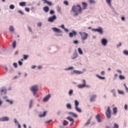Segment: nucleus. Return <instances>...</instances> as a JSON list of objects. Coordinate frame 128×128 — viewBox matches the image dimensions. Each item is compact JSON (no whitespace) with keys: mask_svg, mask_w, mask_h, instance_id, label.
<instances>
[{"mask_svg":"<svg viewBox=\"0 0 128 128\" xmlns=\"http://www.w3.org/2000/svg\"><path fill=\"white\" fill-rule=\"evenodd\" d=\"M72 10L74 13V16H78L79 14H81L82 12V8H81L80 5H77L76 6H75L72 7Z\"/></svg>","mask_w":128,"mask_h":128,"instance_id":"1","label":"nucleus"},{"mask_svg":"<svg viewBox=\"0 0 128 128\" xmlns=\"http://www.w3.org/2000/svg\"><path fill=\"white\" fill-rule=\"evenodd\" d=\"M30 90L33 92L34 96L36 95V93L38 91V86L37 85H34L30 87Z\"/></svg>","mask_w":128,"mask_h":128,"instance_id":"2","label":"nucleus"},{"mask_svg":"<svg viewBox=\"0 0 128 128\" xmlns=\"http://www.w3.org/2000/svg\"><path fill=\"white\" fill-rule=\"evenodd\" d=\"M79 34L81 36L82 40H86L88 36V34H86V32H80Z\"/></svg>","mask_w":128,"mask_h":128,"instance_id":"3","label":"nucleus"},{"mask_svg":"<svg viewBox=\"0 0 128 128\" xmlns=\"http://www.w3.org/2000/svg\"><path fill=\"white\" fill-rule=\"evenodd\" d=\"M106 115L108 118L110 119V106H108L106 110Z\"/></svg>","mask_w":128,"mask_h":128,"instance_id":"4","label":"nucleus"},{"mask_svg":"<svg viewBox=\"0 0 128 128\" xmlns=\"http://www.w3.org/2000/svg\"><path fill=\"white\" fill-rule=\"evenodd\" d=\"M82 83L84 84H78V86H77L79 88H84V86H86V80H82Z\"/></svg>","mask_w":128,"mask_h":128,"instance_id":"5","label":"nucleus"},{"mask_svg":"<svg viewBox=\"0 0 128 128\" xmlns=\"http://www.w3.org/2000/svg\"><path fill=\"white\" fill-rule=\"evenodd\" d=\"M56 20V16L55 15H54L52 17L48 18V21L50 22H52Z\"/></svg>","mask_w":128,"mask_h":128,"instance_id":"6","label":"nucleus"},{"mask_svg":"<svg viewBox=\"0 0 128 128\" xmlns=\"http://www.w3.org/2000/svg\"><path fill=\"white\" fill-rule=\"evenodd\" d=\"M92 30L93 32H97L98 33H100V34H102V28H96V29L92 28Z\"/></svg>","mask_w":128,"mask_h":128,"instance_id":"7","label":"nucleus"},{"mask_svg":"<svg viewBox=\"0 0 128 128\" xmlns=\"http://www.w3.org/2000/svg\"><path fill=\"white\" fill-rule=\"evenodd\" d=\"M52 30H53L54 32H56V33H62V31L58 29V28H52Z\"/></svg>","mask_w":128,"mask_h":128,"instance_id":"8","label":"nucleus"},{"mask_svg":"<svg viewBox=\"0 0 128 128\" xmlns=\"http://www.w3.org/2000/svg\"><path fill=\"white\" fill-rule=\"evenodd\" d=\"M9 118L7 116H4L3 118H0V122H8Z\"/></svg>","mask_w":128,"mask_h":128,"instance_id":"9","label":"nucleus"},{"mask_svg":"<svg viewBox=\"0 0 128 128\" xmlns=\"http://www.w3.org/2000/svg\"><path fill=\"white\" fill-rule=\"evenodd\" d=\"M76 32L74 31L73 32L69 33L70 38H73L74 36H76Z\"/></svg>","mask_w":128,"mask_h":128,"instance_id":"10","label":"nucleus"},{"mask_svg":"<svg viewBox=\"0 0 128 128\" xmlns=\"http://www.w3.org/2000/svg\"><path fill=\"white\" fill-rule=\"evenodd\" d=\"M82 10H85L88 8V4L82 2Z\"/></svg>","mask_w":128,"mask_h":128,"instance_id":"11","label":"nucleus"},{"mask_svg":"<svg viewBox=\"0 0 128 128\" xmlns=\"http://www.w3.org/2000/svg\"><path fill=\"white\" fill-rule=\"evenodd\" d=\"M50 98V94H48V95H47V96H46V97L44 98H43V101L44 102H46L48 100H49V98Z\"/></svg>","mask_w":128,"mask_h":128,"instance_id":"12","label":"nucleus"},{"mask_svg":"<svg viewBox=\"0 0 128 128\" xmlns=\"http://www.w3.org/2000/svg\"><path fill=\"white\" fill-rule=\"evenodd\" d=\"M96 118L98 122H101L102 120L100 118V116L99 114H98L96 116Z\"/></svg>","mask_w":128,"mask_h":128,"instance_id":"13","label":"nucleus"},{"mask_svg":"<svg viewBox=\"0 0 128 128\" xmlns=\"http://www.w3.org/2000/svg\"><path fill=\"white\" fill-rule=\"evenodd\" d=\"M67 120H68L70 122H71L70 126H72L74 123V120L72 118L68 116L67 118Z\"/></svg>","mask_w":128,"mask_h":128,"instance_id":"14","label":"nucleus"},{"mask_svg":"<svg viewBox=\"0 0 128 128\" xmlns=\"http://www.w3.org/2000/svg\"><path fill=\"white\" fill-rule=\"evenodd\" d=\"M102 44L103 46H104L106 45V44H107V40H106V39H105V38H102Z\"/></svg>","mask_w":128,"mask_h":128,"instance_id":"15","label":"nucleus"},{"mask_svg":"<svg viewBox=\"0 0 128 128\" xmlns=\"http://www.w3.org/2000/svg\"><path fill=\"white\" fill-rule=\"evenodd\" d=\"M42 1L44 2V4H47L50 6H52V3L51 2L47 1L46 0H42Z\"/></svg>","mask_w":128,"mask_h":128,"instance_id":"16","label":"nucleus"},{"mask_svg":"<svg viewBox=\"0 0 128 128\" xmlns=\"http://www.w3.org/2000/svg\"><path fill=\"white\" fill-rule=\"evenodd\" d=\"M43 10H44V11L45 12H49V10H50L49 7L44 6L43 8Z\"/></svg>","mask_w":128,"mask_h":128,"instance_id":"17","label":"nucleus"},{"mask_svg":"<svg viewBox=\"0 0 128 128\" xmlns=\"http://www.w3.org/2000/svg\"><path fill=\"white\" fill-rule=\"evenodd\" d=\"M75 110L79 113L82 112V110L80 108H79L78 106H75Z\"/></svg>","mask_w":128,"mask_h":128,"instance_id":"18","label":"nucleus"},{"mask_svg":"<svg viewBox=\"0 0 128 128\" xmlns=\"http://www.w3.org/2000/svg\"><path fill=\"white\" fill-rule=\"evenodd\" d=\"M96 95H92L91 97V98H90V101L91 102H93L94 100L96 99Z\"/></svg>","mask_w":128,"mask_h":128,"instance_id":"19","label":"nucleus"},{"mask_svg":"<svg viewBox=\"0 0 128 128\" xmlns=\"http://www.w3.org/2000/svg\"><path fill=\"white\" fill-rule=\"evenodd\" d=\"M46 114H47V112H44L43 114H40L39 115V116L40 118H44V117L46 116Z\"/></svg>","mask_w":128,"mask_h":128,"instance_id":"20","label":"nucleus"},{"mask_svg":"<svg viewBox=\"0 0 128 128\" xmlns=\"http://www.w3.org/2000/svg\"><path fill=\"white\" fill-rule=\"evenodd\" d=\"M69 114H70L71 116H73L74 118H78V115H76V114H74L73 112H69Z\"/></svg>","mask_w":128,"mask_h":128,"instance_id":"21","label":"nucleus"},{"mask_svg":"<svg viewBox=\"0 0 128 128\" xmlns=\"http://www.w3.org/2000/svg\"><path fill=\"white\" fill-rule=\"evenodd\" d=\"M73 72H74V74H82V72H81L78 71V70H74Z\"/></svg>","mask_w":128,"mask_h":128,"instance_id":"22","label":"nucleus"},{"mask_svg":"<svg viewBox=\"0 0 128 128\" xmlns=\"http://www.w3.org/2000/svg\"><path fill=\"white\" fill-rule=\"evenodd\" d=\"M111 0H106V3L108 4V6L110 7L112 6V4H111Z\"/></svg>","mask_w":128,"mask_h":128,"instance_id":"23","label":"nucleus"},{"mask_svg":"<svg viewBox=\"0 0 128 128\" xmlns=\"http://www.w3.org/2000/svg\"><path fill=\"white\" fill-rule=\"evenodd\" d=\"M20 6H26V2H21L20 3Z\"/></svg>","mask_w":128,"mask_h":128,"instance_id":"24","label":"nucleus"},{"mask_svg":"<svg viewBox=\"0 0 128 128\" xmlns=\"http://www.w3.org/2000/svg\"><path fill=\"white\" fill-rule=\"evenodd\" d=\"M16 40L14 41V42H12V46L14 48H16Z\"/></svg>","mask_w":128,"mask_h":128,"instance_id":"25","label":"nucleus"},{"mask_svg":"<svg viewBox=\"0 0 128 128\" xmlns=\"http://www.w3.org/2000/svg\"><path fill=\"white\" fill-rule=\"evenodd\" d=\"M78 105H79V102L78 100H75L74 101L75 107H78Z\"/></svg>","mask_w":128,"mask_h":128,"instance_id":"26","label":"nucleus"},{"mask_svg":"<svg viewBox=\"0 0 128 128\" xmlns=\"http://www.w3.org/2000/svg\"><path fill=\"white\" fill-rule=\"evenodd\" d=\"M10 31L11 32H14V28L13 26H10Z\"/></svg>","mask_w":128,"mask_h":128,"instance_id":"27","label":"nucleus"},{"mask_svg":"<svg viewBox=\"0 0 128 128\" xmlns=\"http://www.w3.org/2000/svg\"><path fill=\"white\" fill-rule=\"evenodd\" d=\"M33 102H34V100H31L30 102V105H29L30 108H31L32 107V105Z\"/></svg>","mask_w":128,"mask_h":128,"instance_id":"28","label":"nucleus"},{"mask_svg":"<svg viewBox=\"0 0 128 128\" xmlns=\"http://www.w3.org/2000/svg\"><path fill=\"white\" fill-rule=\"evenodd\" d=\"M68 122L66 120H64L63 125L64 126H68Z\"/></svg>","mask_w":128,"mask_h":128,"instance_id":"29","label":"nucleus"},{"mask_svg":"<svg viewBox=\"0 0 128 128\" xmlns=\"http://www.w3.org/2000/svg\"><path fill=\"white\" fill-rule=\"evenodd\" d=\"M78 52L80 54H83V52L82 50V49L80 48H78Z\"/></svg>","mask_w":128,"mask_h":128,"instance_id":"30","label":"nucleus"},{"mask_svg":"<svg viewBox=\"0 0 128 128\" xmlns=\"http://www.w3.org/2000/svg\"><path fill=\"white\" fill-rule=\"evenodd\" d=\"M6 102H9L10 104H13V101L10 100H8V99L6 100Z\"/></svg>","mask_w":128,"mask_h":128,"instance_id":"31","label":"nucleus"},{"mask_svg":"<svg viewBox=\"0 0 128 128\" xmlns=\"http://www.w3.org/2000/svg\"><path fill=\"white\" fill-rule=\"evenodd\" d=\"M113 112H114V114L117 113V112H118V110H117V108H113Z\"/></svg>","mask_w":128,"mask_h":128,"instance_id":"32","label":"nucleus"},{"mask_svg":"<svg viewBox=\"0 0 128 128\" xmlns=\"http://www.w3.org/2000/svg\"><path fill=\"white\" fill-rule=\"evenodd\" d=\"M1 92L3 93L4 92V94H5L6 93V88H4L1 90Z\"/></svg>","mask_w":128,"mask_h":128,"instance_id":"33","label":"nucleus"},{"mask_svg":"<svg viewBox=\"0 0 128 128\" xmlns=\"http://www.w3.org/2000/svg\"><path fill=\"white\" fill-rule=\"evenodd\" d=\"M74 57H72V60H74V59H75V58H78V54H74Z\"/></svg>","mask_w":128,"mask_h":128,"instance_id":"34","label":"nucleus"},{"mask_svg":"<svg viewBox=\"0 0 128 128\" xmlns=\"http://www.w3.org/2000/svg\"><path fill=\"white\" fill-rule=\"evenodd\" d=\"M119 79L122 80H125V77L124 76H122V75L119 76Z\"/></svg>","mask_w":128,"mask_h":128,"instance_id":"35","label":"nucleus"},{"mask_svg":"<svg viewBox=\"0 0 128 128\" xmlns=\"http://www.w3.org/2000/svg\"><path fill=\"white\" fill-rule=\"evenodd\" d=\"M66 108L68 109H72V106H71L70 104H67Z\"/></svg>","mask_w":128,"mask_h":128,"instance_id":"36","label":"nucleus"},{"mask_svg":"<svg viewBox=\"0 0 128 128\" xmlns=\"http://www.w3.org/2000/svg\"><path fill=\"white\" fill-rule=\"evenodd\" d=\"M96 76L99 78V79L100 80H104L105 79V78L104 77H102L101 76H100L98 75H97Z\"/></svg>","mask_w":128,"mask_h":128,"instance_id":"37","label":"nucleus"},{"mask_svg":"<svg viewBox=\"0 0 128 128\" xmlns=\"http://www.w3.org/2000/svg\"><path fill=\"white\" fill-rule=\"evenodd\" d=\"M28 56L27 55H23V59H24V60H26Z\"/></svg>","mask_w":128,"mask_h":128,"instance_id":"38","label":"nucleus"},{"mask_svg":"<svg viewBox=\"0 0 128 128\" xmlns=\"http://www.w3.org/2000/svg\"><path fill=\"white\" fill-rule=\"evenodd\" d=\"M118 93L120 94H124V92L122 90H118Z\"/></svg>","mask_w":128,"mask_h":128,"instance_id":"39","label":"nucleus"},{"mask_svg":"<svg viewBox=\"0 0 128 128\" xmlns=\"http://www.w3.org/2000/svg\"><path fill=\"white\" fill-rule=\"evenodd\" d=\"M10 8L11 10H14V5H10Z\"/></svg>","mask_w":128,"mask_h":128,"instance_id":"40","label":"nucleus"},{"mask_svg":"<svg viewBox=\"0 0 128 128\" xmlns=\"http://www.w3.org/2000/svg\"><path fill=\"white\" fill-rule=\"evenodd\" d=\"M124 54H126V56H128V51L127 50L124 51Z\"/></svg>","mask_w":128,"mask_h":128,"instance_id":"41","label":"nucleus"},{"mask_svg":"<svg viewBox=\"0 0 128 128\" xmlns=\"http://www.w3.org/2000/svg\"><path fill=\"white\" fill-rule=\"evenodd\" d=\"M72 93H73V90H70L69 93H68L69 95H70V96H71V94H72Z\"/></svg>","mask_w":128,"mask_h":128,"instance_id":"42","label":"nucleus"},{"mask_svg":"<svg viewBox=\"0 0 128 128\" xmlns=\"http://www.w3.org/2000/svg\"><path fill=\"white\" fill-rule=\"evenodd\" d=\"M26 12H30V8H25Z\"/></svg>","mask_w":128,"mask_h":128,"instance_id":"43","label":"nucleus"},{"mask_svg":"<svg viewBox=\"0 0 128 128\" xmlns=\"http://www.w3.org/2000/svg\"><path fill=\"white\" fill-rule=\"evenodd\" d=\"M89 2L90 4H94V0H89Z\"/></svg>","mask_w":128,"mask_h":128,"instance_id":"44","label":"nucleus"},{"mask_svg":"<svg viewBox=\"0 0 128 128\" xmlns=\"http://www.w3.org/2000/svg\"><path fill=\"white\" fill-rule=\"evenodd\" d=\"M42 26V24L41 22H39V23L38 24V27L40 28V27Z\"/></svg>","mask_w":128,"mask_h":128,"instance_id":"45","label":"nucleus"},{"mask_svg":"<svg viewBox=\"0 0 128 128\" xmlns=\"http://www.w3.org/2000/svg\"><path fill=\"white\" fill-rule=\"evenodd\" d=\"M73 70V68L72 67H70V68H67L65 70Z\"/></svg>","mask_w":128,"mask_h":128,"instance_id":"46","label":"nucleus"},{"mask_svg":"<svg viewBox=\"0 0 128 128\" xmlns=\"http://www.w3.org/2000/svg\"><path fill=\"white\" fill-rule=\"evenodd\" d=\"M119 126H118V124H114V128H118Z\"/></svg>","mask_w":128,"mask_h":128,"instance_id":"47","label":"nucleus"},{"mask_svg":"<svg viewBox=\"0 0 128 128\" xmlns=\"http://www.w3.org/2000/svg\"><path fill=\"white\" fill-rule=\"evenodd\" d=\"M64 4H66V6H68V1H64Z\"/></svg>","mask_w":128,"mask_h":128,"instance_id":"48","label":"nucleus"},{"mask_svg":"<svg viewBox=\"0 0 128 128\" xmlns=\"http://www.w3.org/2000/svg\"><path fill=\"white\" fill-rule=\"evenodd\" d=\"M14 67L15 68H18V64H16V63H14Z\"/></svg>","mask_w":128,"mask_h":128,"instance_id":"49","label":"nucleus"},{"mask_svg":"<svg viewBox=\"0 0 128 128\" xmlns=\"http://www.w3.org/2000/svg\"><path fill=\"white\" fill-rule=\"evenodd\" d=\"M54 14V12L52 10H50V14Z\"/></svg>","mask_w":128,"mask_h":128,"instance_id":"50","label":"nucleus"},{"mask_svg":"<svg viewBox=\"0 0 128 128\" xmlns=\"http://www.w3.org/2000/svg\"><path fill=\"white\" fill-rule=\"evenodd\" d=\"M122 42H119V44L117 45V48H119L122 46Z\"/></svg>","mask_w":128,"mask_h":128,"instance_id":"51","label":"nucleus"},{"mask_svg":"<svg viewBox=\"0 0 128 128\" xmlns=\"http://www.w3.org/2000/svg\"><path fill=\"white\" fill-rule=\"evenodd\" d=\"M124 108L126 110H128V105H127V104H125V106H124Z\"/></svg>","mask_w":128,"mask_h":128,"instance_id":"52","label":"nucleus"},{"mask_svg":"<svg viewBox=\"0 0 128 128\" xmlns=\"http://www.w3.org/2000/svg\"><path fill=\"white\" fill-rule=\"evenodd\" d=\"M50 122H52V120H49L45 122V124H49Z\"/></svg>","mask_w":128,"mask_h":128,"instance_id":"53","label":"nucleus"},{"mask_svg":"<svg viewBox=\"0 0 128 128\" xmlns=\"http://www.w3.org/2000/svg\"><path fill=\"white\" fill-rule=\"evenodd\" d=\"M100 74H102V76H104V72L102 71V72H100Z\"/></svg>","mask_w":128,"mask_h":128,"instance_id":"54","label":"nucleus"},{"mask_svg":"<svg viewBox=\"0 0 128 128\" xmlns=\"http://www.w3.org/2000/svg\"><path fill=\"white\" fill-rule=\"evenodd\" d=\"M22 62H20V61H19V62H18V64H19L20 66H22Z\"/></svg>","mask_w":128,"mask_h":128,"instance_id":"55","label":"nucleus"},{"mask_svg":"<svg viewBox=\"0 0 128 128\" xmlns=\"http://www.w3.org/2000/svg\"><path fill=\"white\" fill-rule=\"evenodd\" d=\"M74 44H78V40H74Z\"/></svg>","mask_w":128,"mask_h":128,"instance_id":"56","label":"nucleus"},{"mask_svg":"<svg viewBox=\"0 0 128 128\" xmlns=\"http://www.w3.org/2000/svg\"><path fill=\"white\" fill-rule=\"evenodd\" d=\"M14 122L15 124H18V120L16 119H14Z\"/></svg>","mask_w":128,"mask_h":128,"instance_id":"57","label":"nucleus"},{"mask_svg":"<svg viewBox=\"0 0 128 128\" xmlns=\"http://www.w3.org/2000/svg\"><path fill=\"white\" fill-rule=\"evenodd\" d=\"M36 68V66H32V69H34Z\"/></svg>","mask_w":128,"mask_h":128,"instance_id":"58","label":"nucleus"},{"mask_svg":"<svg viewBox=\"0 0 128 128\" xmlns=\"http://www.w3.org/2000/svg\"><path fill=\"white\" fill-rule=\"evenodd\" d=\"M60 28H63V29L65 28L64 25H62V26H60Z\"/></svg>","mask_w":128,"mask_h":128,"instance_id":"59","label":"nucleus"},{"mask_svg":"<svg viewBox=\"0 0 128 128\" xmlns=\"http://www.w3.org/2000/svg\"><path fill=\"white\" fill-rule=\"evenodd\" d=\"M117 72H118L119 74H122V71L120 70H117Z\"/></svg>","mask_w":128,"mask_h":128,"instance_id":"60","label":"nucleus"},{"mask_svg":"<svg viewBox=\"0 0 128 128\" xmlns=\"http://www.w3.org/2000/svg\"><path fill=\"white\" fill-rule=\"evenodd\" d=\"M64 30H65V32H68V29H66V28H64Z\"/></svg>","mask_w":128,"mask_h":128,"instance_id":"61","label":"nucleus"},{"mask_svg":"<svg viewBox=\"0 0 128 128\" xmlns=\"http://www.w3.org/2000/svg\"><path fill=\"white\" fill-rule=\"evenodd\" d=\"M118 74H115V75H114V78H116L118 77Z\"/></svg>","mask_w":128,"mask_h":128,"instance_id":"62","label":"nucleus"},{"mask_svg":"<svg viewBox=\"0 0 128 128\" xmlns=\"http://www.w3.org/2000/svg\"><path fill=\"white\" fill-rule=\"evenodd\" d=\"M121 19L122 20V21L125 20V18L124 17L121 18Z\"/></svg>","mask_w":128,"mask_h":128,"instance_id":"63","label":"nucleus"},{"mask_svg":"<svg viewBox=\"0 0 128 128\" xmlns=\"http://www.w3.org/2000/svg\"><path fill=\"white\" fill-rule=\"evenodd\" d=\"M18 12H20V14H24V13L22 12V11H18Z\"/></svg>","mask_w":128,"mask_h":128,"instance_id":"64","label":"nucleus"}]
</instances>
